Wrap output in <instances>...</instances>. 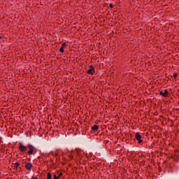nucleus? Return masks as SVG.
Wrapping results in <instances>:
<instances>
[{
  "mask_svg": "<svg viewBox=\"0 0 179 179\" xmlns=\"http://www.w3.org/2000/svg\"><path fill=\"white\" fill-rule=\"evenodd\" d=\"M31 179H38V178H37V177H32Z\"/></svg>",
  "mask_w": 179,
  "mask_h": 179,
  "instance_id": "nucleus-16",
  "label": "nucleus"
},
{
  "mask_svg": "<svg viewBox=\"0 0 179 179\" xmlns=\"http://www.w3.org/2000/svg\"><path fill=\"white\" fill-rule=\"evenodd\" d=\"M69 160H72V159H73V155H69Z\"/></svg>",
  "mask_w": 179,
  "mask_h": 179,
  "instance_id": "nucleus-13",
  "label": "nucleus"
},
{
  "mask_svg": "<svg viewBox=\"0 0 179 179\" xmlns=\"http://www.w3.org/2000/svg\"><path fill=\"white\" fill-rule=\"evenodd\" d=\"M92 131H99V125L97 124H94L92 128Z\"/></svg>",
  "mask_w": 179,
  "mask_h": 179,
  "instance_id": "nucleus-8",
  "label": "nucleus"
},
{
  "mask_svg": "<svg viewBox=\"0 0 179 179\" xmlns=\"http://www.w3.org/2000/svg\"><path fill=\"white\" fill-rule=\"evenodd\" d=\"M65 47H68V45L66 44V43H63L62 44V46H61L60 49H59V51L62 54H64V49L65 48Z\"/></svg>",
  "mask_w": 179,
  "mask_h": 179,
  "instance_id": "nucleus-7",
  "label": "nucleus"
},
{
  "mask_svg": "<svg viewBox=\"0 0 179 179\" xmlns=\"http://www.w3.org/2000/svg\"><path fill=\"white\" fill-rule=\"evenodd\" d=\"M19 166H20V164L19 162H15L14 164L15 169H17V167H19Z\"/></svg>",
  "mask_w": 179,
  "mask_h": 179,
  "instance_id": "nucleus-9",
  "label": "nucleus"
},
{
  "mask_svg": "<svg viewBox=\"0 0 179 179\" xmlns=\"http://www.w3.org/2000/svg\"><path fill=\"white\" fill-rule=\"evenodd\" d=\"M0 40H2V36H0Z\"/></svg>",
  "mask_w": 179,
  "mask_h": 179,
  "instance_id": "nucleus-17",
  "label": "nucleus"
},
{
  "mask_svg": "<svg viewBox=\"0 0 179 179\" xmlns=\"http://www.w3.org/2000/svg\"><path fill=\"white\" fill-rule=\"evenodd\" d=\"M109 8H113V4H110V5H109Z\"/></svg>",
  "mask_w": 179,
  "mask_h": 179,
  "instance_id": "nucleus-15",
  "label": "nucleus"
},
{
  "mask_svg": "<svg viewBox=\"0 0 179 179\" xmlns=\"http://www.w3.org/2000/svg\"><path fill=\"white\" fill-rule=\"evenodd\" d=\"M135 138L136 139V141H138V143H142V142H143V141L142 140V136L141 135V134H139V132L136 133Z\"/></svg>",
  "mask_w": 179,
  "mask_h": 179,
  "instance_id": "nucleus-4",
  "label": "nucleus"
},
{
  "mask_svg": "<svg viewBox=\"0 0 179 179\" xmlns=\"http://www.w3.org/2000/svg\"><path fill=\"white\" fill-rule=\"evenodd\" d=\"M159 94H160V96H162V97H169V90H165L164 92L160 91Z\"/></svg>",
  "mask_w": 179,
  "mask_h": 179,
  "instance_id": "nucleus-6",
  "label": "nucleus"
},
{
  "mask_svg": "<svg viewBox=\"0 0 179 179\" xmlns=\"http://www.w3.org/2000/svg\"><path fill=\"white\" fill-rule=\"evenodd\" d=\"M53 179H59V177H58V176H57V173H53Z\"/></svg>",
  "mask_w": 179,
  "mask_h": 179,
  "instance_id": "nucleus-11",
  "label": "nucleus"
},
{
  "mask_svg": "<svg viewBox=\"0 0 179 179\" xmlns=\"http://www.w3.org/2000/svg\"><path fill=\"white\" fill-rule=\"evenodd\" d=\"M96 73V71L94 70V67H93V65L90 66V69L87 71V73L88 75H94Z\"/></svg>",
  "mask_w": 179,
  "mask_h": 179,
  "instance_id": "nucleus-3",
  "label": "nucleus"
},
{
  "mask_svg": "<svg viewBox=\"0 0 179 179\" xmlns=\"http://www.w3.org/2000/svg\"><path fill=\"white\" fill-rule=\"evenodd\" d=\"M47 179H52V176H51V173H48Z\"/></svg>",
  "mask_w": 179,
  "mask_h": 179,
  "instance_id": "nucleus-10",
  "label": "nucleus"
},
{
  "mask_svg": "<svg viewBox=\"0 0 179 179\" xmlns=\"http://www.w3.org/2000/svg\"><path fill=\"white\" fill-rule=\"evenodd\" d=\"M173 78L174 79H177V73H173Z\"/></svg>",
  "mask_w": 179,
  "mask_h": 179,
  "instance_id": "nucleus-14",
  "label": "nucleus"
},
{
  "mask_svg": "<svg viewBox=\"0 0 179 179\" xmlns=\"http://www.w3.org/2000/svg\"><path fill=\"white\" fill-rule=\"evenodd\" d=\"M63 174L62 172H60L59 173H58L57 172V177H59V178H61V177H62Z\"/></svg>",
  "mask_w": 179,
  "mask_h": 179,
  "instance_id": "nucleus-12",
  "label": "nucleus"
},
{
  "mask_svg": "<svg viewBox=\"0 0 179 179\" xmlns=\"http://www.w3.org/2000/svg\"><path fill=\"white\" fill-rule=\"evenodd\" d=\"M24 167L26 170H28V171H31V169H33V164H31V162H27L25 164Z\"/></svg>",
  "mask_w": 179,
  "mask_h": 179,
  "instance_id": "nucleus-5",
  "label": "nucleus"
},
{
  "mask_svg": "<svg viewBox=\"0 0 179 179\" xmlns=\"http://www.w3.org/2000/svg\"><path fill=\"white\" fill-rule=\"evenodd\" d=\"M27 149H28V151L27 153L29 156H33L36 155V153H37V148H36V147H34L31 144H29L27 145Z\"/></svg>",
  "mask_w": 179,
  "mask_h": 179,
  "instance_id": "nucleus-1",
  "label": "nucleus"
},
{
  "mask_svg": "<svg viewBox=\"0 0 179 179\" xmlns=\"http://www.w3.org/2000/svg\"><path fill=\"white\" fill-rule=\"evenodd\" d=\"M18 150L20 152V153H24L25 152H27V145L26 146L22 143H19Z\"/></svg>",
  "mask_w": 179,
  "mask_h": 179,
  "instance_id": "nucleus-2",
  "label": "nucleus"
}]
</instances>
